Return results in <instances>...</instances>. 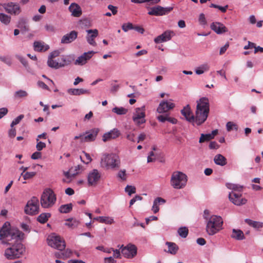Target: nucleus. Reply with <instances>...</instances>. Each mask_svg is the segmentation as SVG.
I'll return each mask as SVG.
<instances>
[{
    "instance_id": "obj_1",
    "label": "nucleus",
    "mask_w": 263,
    "mask_h": 263,
    "mask_svg": "<svg viewBox=\"0 0 263 263\" xmlns=\"http://www.w3.org/2000/svg\"><path fill=\"white\" fill-rule=\"evenodd\" d=\"M24 234L17 229L11 228L9 222H5L0 230V238H5L7 241L14 239V243H10L11 246L6 249L5 256L8 259H15L24 255L26 248L21 242L23 239Z\"/></svg>"
},
{
    "instance_id": "obj_2",
    "label": "nucleus",
    "mask_w": 263,
    "mask_h": 263,
    "mask_svg": "<svg viewBox=\"0 0 263 263\" xmlns=\"http://www.w3.org/2000/svg\"><path fill=\"white\" fill-rule=\"evenodd\" d=\"M209 102L207 98L203 97L197 101L195 116L193 115L189 105L181 110V112L189 122L200 125L206 120L209 113Z\"/></svg>"
},
{
    "instance_id": "obj_3",
    "label": "nucleus",
    "mask_w": 263,
    "mask_h": 263,
    "mask_svg": "<svg viewBox=\"0 0 263 263\" xmlns=\"http://www.w3.org/2000/svg\"><path fill=\"white\" fill-rule=\"evenodd\" d=\"M100 164L101 167L106 170H116L120 167V159L119 157L115 154H102Z\"/></svg>"
},
{
    "instance_id": "obj_4",
    "label": "nucleus",
    "mask_w": 263,
    "mask_h": 263,
    "mask_svg": "<svg viewBox=\"0 0 263 263\" xmlns=\"http://www.w3.org/2000/svg\"><path fill=\"white\" fill-rule=\"evenodd\" d=\"M223 220L220 216L212 215L206 220V232L209 235H214L222 229Z\"/></svg>"
},
{
    "instance_id": "obj_5",
    "label": "nucleus",
    "mask_w": 263,
    "mask_h": 263,
    "mask_svg": "<svg viewBox=\"0 0 263 263\" xmlns=\"http://www.w3.org/2000/svg\"><path fill=\"white\" fill-rule=\"evenodd\" d=\"M187 176L183 173L179 171L174 172L171 176V185L176 189L184 188L187 183Z\"/></svg>"
},
{
    "instance_id": "obj_6",
    "label": "nucleus",
    "mask_w": 263,
    "mask_h": 263,
    "mask_svg": "<svg viewBox=\"0 0 263 263\" xmlns=\"http://www.w3.org/2000/svg\"><path fill=\"white\" fill-rule=\"evenodd\" d=\"M57 198L54 192L50 189L45 190L41 198V204L43 208H48L55 202Z\"/></svg>"
},
{
    "instance_id": "obj_7",
    "label": "nucleus",
    "mask_w": 263,
    "mask_h": 263,
    "mask_svg": "<svg viewBox=\"0 0 263 263\" xmlns=\"http://www.w3.org/2000/svg\"><path fill=\"white\" fill-rule=\"evenodd\" d=\"M48 243L52 248L62 251L65 248L64 240L58 235H50L48 237Z\"/></svg>"
},
{
    "instance_id": "obj_8",
    "label": "nucleus",
    "mask_w": 263,
    "mask_h": 263,
    "mask_svg": "<svg viewBox=\"0 0 263 263\" xmlns=\"http://www.w3.org/2000/svg\"><path fill=\"white\" fill-rule=\"evenodd\" d=\"M71 60L70 58H67L65 56H62L58 59V60H54V59L48 58L47 64L51 68L58 69L61 67H64L65 66L70 64Z\"/></svg>"
},
{
    "instance_id": "obj_9",
    "label": "nucleus",
    "mask_w": 263,
    "mask_h": 263,
    "mask_svg": "<svg viewBox=\"0 0 263 263\" xmlns=\"http://www.w3.org/2000/svg\"><path fill=\"white\" fill-rule=\"evenodd\" d=\"M39 209V200L36 197H33L28 201L25 208V212L27 214L35 215L38 213Z\"/></svg>"
},
{
    "instance_id": "obj_10",
    "label": "nucleus",
    "mask_w": 263,
    "mask_h": 263,
    "mask_svg": "<svg viewBox=\"0 0 263 263\" xmlns=\"http://www.w3.org/2000/svg\"><path fill=\"white\" fill-rule=\"evenodd\" d=\"M101 178V173L97 169H93L87 175L88 186H96L99 183Z\"/></svg>"
},
{
    "instance_id": "obj_11",
    "label": "nucleus",
    "mask_w": 263,
    "mask_h": 263,
    "mask_svg": "<svg viewBox=\"0 0 263 263\" xmlns=\"http://www.w3.org/2000/svg\"><path fill=\"white\" fill-rule=\"evenodd\" d=\"M145 107L143 106L136 108L133 119L136 124L140 125L145 122Z\"/></svg>"
},
{
    "instance_id": "obj_12",
    "label": "nucleus",
    "mask_w": 263,
    "mask_h": 263,
    "mask_svg": "<svg viewBox=\"0 0 263 263\" xmlns=\"http://www.w3.org/2000/svg\"><path fill=\"white\" fill-rule=\"evenodd\" d=\"M229 198L233 204L237 206L245 204L247 202V200L242 197L241 193L235 192L229 193Z\"/></svg>"
},
{
    "instance_id": "obj_13",
    "label": "nucleus",
    "mask_w": 263,
    "mask_h": 263,
    "mask_svg": "<svg viewBox=\"0 0 263 263\" xmlns=\"http://www.w3.org/2000/svg\"><path fill=\"white\" fill-rule=\"evenodd\" d=\"M3 6L7 13L12 15H18L21 12L20 5L17 3L10 2L4 4Z\"/></svg>"
},
{
    "instance_id": "obj_14",
    "label": "nucleus",
    "mask_w": 263,
    "mask_h": 263,
    "mask_svg": "<svg viewBox=\"0 0 263 263\" xmlns=\"http://www.w3.org/2000/svg\"><path fill=\"white\" fill-rule=\"evenodd\" d=\"M172 7L163 8L160 6L152 7L150 9L148 14L151 15L160 16L167 14L172 11Z\"/></svg>"
},
{
    "instance_id": "obj_15",
    "label": "nucleus",
    "mask_w": 263,
    "mask_h": 263,
    "mask_svg": "<svg viewBox=\"0 0 263 263\" xmlns=\"http://www.w3.org/2000/svg\"><path fill=\"white\" fill-rule=\"evenodd\" d=\"M122 254L126 258H131L136 256L137 253V247L134 245H128L121 249Z\"/></svg>"
},
{
    "instance_id": "obj_16",
    "label": "nucleus",
    "mask_w": 263,
    "mask_h": 263,
    "mask_svg": "<svg viewBox=\"0 0 263 263\" xmlns=\"http://www.w3.org/2000/svg\"><path fill=\"white\" fill-rule=\"evenodd\" d=\"M175 106V104L170 101H163L159 104L157 110L160 114L165 113L173 109Z\"/></svg>"
},
{
    "instance_id": "obj_17",
    "label": "nucleus",
    "mask_w": 263,
    "mask_h": 263,
    "mask_svg": "<svg viewBox=\"0 0 263 263\" xmlns=\"http://www.w3.org/2000/svg\"><path fill=\"white\" fill-rule=\"evenodd\" d=\"M174 32L172 31L167 30L163 32L161 35L158 36L154 39V42L156 44L165 42L170 40L174 35Z\"/></svg>"
},
{
    "instance_id": "obj_18",
    "label": "nucleus",
    "mask_w": 263,
    "mask_h": 263,
    "mask_svg": "<svg viewBox=\"0 0 263 263\" xmlns=\"http://www.w3.org/2000/svg\"><path fill=\"white\" fill-rule=\"evenodd\" d=\"M93 53V51L84 53L75 61L74 64L76 65H83L85 64L91 59Z\"/></svg>"
},
{
    "instance_id": "obj_19",
    "label": "nucleus",
    "mask_w": 263,
    "mask_h": 263,
    "mask_svg": "<svg viewBox=\"0 0 263 263\" xmlns=\"http://www.w3.org/2000/svg\"><path fill=\"white\" fill-rule=\"evenodd\" d=\"M99 132V128H93L86 133V135L82 138V142L94 141Z\"/></svg>"
},
{
    "instance_id": "obj_20",
    "label": "nucleus",
    "mask_w": 263,
    "mask_h": 263,
    "mask_svg": "<svg viewBox=\"0 0 263 263\" xmlns=\"http://www.w3.org/2000/svg\"><path fill=\"white\" fill-rule=\"evenodd\" d=\"M211 29L217 34H220L228 32L227 27L221 23L214 22L211 25Z\"/></svg>"
},
{
    "instance_id": "obj_21",
    "label": "nucleus",
    "mask_w": 263,
    "mask_h": 263,
    "mask_svg": "<svg viewBox=\"0 0 263 263\" xmlns=\"http://www.w3.org/2000/svg\"><path fill=\"white\" fill-rule=\"evenodd\" d=\"M120 135V131L117 128H114L110 132L104 134L103 136L102 140L104 142H106L118 138Z\"/></svg>"
},
{
    "instance_id": "obj_22",
    "label": "nucleus",
    "mask_w": 263,
    "mask_h": 263,
    "mask_svg": "<svg viewBox=\"0 0 263 263\" xmlns=\"http://www.w3.org/2000/svg\"><path fill=\"white\" fill-rule=\"evenodd\" d=\"M78 36V32L74 30L71 31L70 33L64 35L62 39L61 43L63 44H69L76 40Z\"/></svg>"
},
{
    "instance_id": "obj_23",
    "label": "nucleus",
    "mask_w": 263,
    "mask_h": 263,
    "mask_svg": "<svg viewBox=\"0 0 263 263\" xmlns=\"http://www.w3.org/2000/svg\"><path fill=\"white\" fill-rule=\"evenodd\" d=\"M87 32L88 33L86 37L87 42L91 45L96 46V43L95 41V39L98 35V31L97 29H90L87 30Z\"/></svg>"
},
{
    "instance_id": "obj_24",
    "label": "nucleus",
    "mask_w": 263,
    "mask_h": 263,
    "mask_svg": "<svg viewBox=\"0 0 263 263\" xmlns=\"http://www.w3.org/2000/svg\"><path fill=\"white\" fill-rule=\"evenodd\" d=\"M69 10L74 17H80L82 14V10L79 5L76 3H72L69 7Z\"/></svg>"
},
{
    "instance_id": "obj_25",
    "label": "nucleus",
    "mask_w": 263,
    "mask_h": 263,
    "mask_svg": "<svg viewBox=\"0 0 263 263\" xmlns=\"http://www.w3.org/2000/svg\"><path fill=\"white\" fill-rule=\"evenodd\" d=\"M33 47L34 50L37 52H45L49 48V46L42 41H35Z\"/></svg>"
},
{
    "instance_id": "obj_26",
    "label": "nucleus",
    "mask_w": 263,
    "mask_h": 263,
    "mask_svg": "<svg viewBox=\"0 0 263 263\" xmlns=\"http://www.w3.org/2000/svg\"><path fill=\"white\" fill-rule=\"evenodd\" d=\"M67 92L68 93L74 96H80L86 94L89 95L90 93V91L88 90L83 88H70L68 89Z\"/></svg>"
},
{
    "instance_id": "obj_27",
    "label": "nucleus",
    "mask_w": 263,
    "mask_h": 263,
    "mask_svg": "<svg viewBox=\"0 0 263 263\" xmlns=\"http://www.w3.org/2000/svg\"><path fill=\"white\" fill-rule=\"evenodd\" d=\"M157 119L161 122H164L166 121L175 124L177 122V120L174 118L170 117L168 115H159L157 117Z\"/></svg>"
},
{
    "instance_id": "obj_28",
    "label": "nucleus",
    "mask_w": 263,
    "mask_h": 263,
    "mask_svg": "<svg viewBox=\"0 0 263 263\" xmlns=\"http://www.w3.org/2000/svg\"><path fill=\"white\" fill-rule=\"evenodd\" d=\"M214 161L217 165L220 166H224L227 163V159L221 154L215 155Z\"/></svg>"
},
{
    "instance_id": "obj_29",
    "label": "nucleus",
    "mask_w": 263,
    "mask_h": 263,
    "mask_svg": "<svg viewBox=\"0 0 263 263\" xmlns=\"http://www.w3.org/2000/svg\"><path fill=\"white\" fill-rule=\"evenodd\" d=\"M165 202V200L164 199L161 197L156 198L154 201L153 205L152 206V210L153 211V212L154 213H156L159 211V208L158 204L164 203Z\"/></svg>"
},
{
    "instance_id": "obj_30",
    "label": "nucleus",
    "mask_w": 263,
    "mask_h": 263,
    "mask_svg": "<svg viewBox=\"0 0 263 263\" xmlns=\"http://www.w3.org/2000/svg\"><path fill=\"white\" fill-rule=\"evenodd\" d=\"M231 237L236 240H243L245 239L243 232L238 229H233Z\"/></svg>"
},
{
    "instance_id": "obj_31",
    "label": "nucleus",
    "mask_w": 263,
    "mask_h": 263,
    "mask_svg": "<svg viewBox=\"0 0 263 263\" xmlns=\"http://www.w3.org/2000/svg\"><path fill=\"white\" fill-rule=\"evenodd\" d=\"M166 245L168 246V253L172 255H175L177 253L179 250V248L175 243L172 242H166Z\"/></svg>"
},
{
    "instance_id": "obj_32",
    "label": "nucleus",
    "mask_w": 263,
    "mask_h": 263,
    "mask_svg": "<svg viewBox=\"0 0 263 263\" xmlns=\"http://www.w3.org/2000/svg\"><path fill=\"white\" fill-rule=\"evenodd\" d=\"M227 187L230 189L233 190L232 192H241L242 191L243 186L236 184H233L231 183H228L226 184Z\"/></svg>"
},
{
    "instance_id": "obj_33",
    "label": "nucleus",
    "mask_w": 263,
    "mask_h": 263,
    "mask_svg": "<svg viewBox=\"0 0 263 263\" xmlns=\"http://www.w3.org/2000/svg\"><path fill=\"white\" fill-rule=\"evenodd\" d=\"M18 27L20 28L22 31L26 32L29 30V26L27 24L25 19H21L19 21Z\"/></svg>"
},
{
    "instance_id": "obj_34",
    "label": "nucleus",
    "mask_w": 263,
    "mask_h": 263,
    "mask_svg": "<svg viewBox=\"0 0 263 263\" xmlns=\"http://www.w3.org/2000/svg\"><path fill=\"white\" fill-rule=\"evenodd\" d=\"M245 221L247 223H248L249 226L255 228V229H259L263 227V223L253 221L249 219H246Z\"/></svg>"
},
{
    "instance_id": "obj_35",
    "label": "nucleus",
    "mask_w": 263,
    "mask_h": 263,
    "mask_svg": "<svg viewBox=\"0 0 263 263\" xmlns=\"http://www.w3.org/2000/svg\"><path fill=\"white\" fill-rule=\"evenodd\" d=\"M72 209L71 203L62 205L59 208V211L62 213H69Z\"/></svg>"
},
{
    "instance_id": "obj_36",
    "label": "nucleus",
    "mask_w": 263,
    "mask_h": 263,
    "mask_svg": "<svg viewBox=\"0 0 263 263\" xmlns=\"http://www.w3.org/2000/svg\"><path fill=\"white\" fill-rule=\"evenodd\" d=\"M0 21L2 23L8 25L11 21V16L3 13H0Z\"/></svg>"
},
{
    "instance_id": "obj_37",
    "label": "nucleus",
    "mask_w": 263,
    "mask_h": 263,
    "mask_svg": "<svg viewBox=\"0 0 263 263\" xmlns=\"http://www.w3.org/2000/svg\"><path fill=\"white\" fill-rule=\"evenodd\" d=\"M51 214L50 213H42L37 217V221L41 223H46L48 218L50 217Z\"/></svg>"
},
{
    "instance_id": "obj_38",
    "label": "nucleus",
    "mask_w": 263,
    "mask_h": 263,
    "mask_svg": "<svg viewBox=\"0 0 263 263\" xmlns=\"http://www.w3.org/2000/svg\"><path fill=\"white\" fill-rule=\"evenodd\" d=\"M209 70V66L207 64H205L197 68L195 70V72L197 74H201Z\"/></svg>"
},
{
    "instance_id": "obj_39",
    "label": "nucleus",
    "mask_w": 263,
    "mask_h": 263,
    "mask_svg": "<svg viewBox=\"0 0 263 263\" xmlns=\"http://www.w3.org/2000/svg\"><path fill=\"white\" fill-rule=\"evenodd\" d=\"M27 96L28 93L23 90H19L15 91L14 93V97L16 99L25 98Z\"/></svg>"
},
{
    "instance_id": "obj_40",
    "label": "nucleus",
    "mask_w": 263,
    "mask_h": 263,
    "mask_svg": "<svg viewBox=\"0 0 263 263\" xmlns=\"http://www.w3.org/2000/svg\"><path fill=\"white\" fill-rule=\"evenodd\" d=\"M112 111L117 115H122L126 114L127 112V109L122 107H115L112 109Z\"/></svg>"
},
{
    "instance_id": "obj_41",
    "label": "nucleus",
    "mask_w": 263,
    "mask_h": 263,
    "mask_svg": "<svg viewBox=\"0 0 263 263\" xmlns=\"http://www.w3.org/2000/svg\"><path fill=\"white\" fill-rule=\"evenodd\" d=\"M36 172H26L25 174L21 173V176L20 177L22 176L24 180H28V179H30L33 178L36 175ZM20 178H19L18 180H20Z\"/></svg>"
},
{
    "instance_id": "obj_42",
    "label": "nucleus",
    "mask_w": 263,
    "mask_h": 263,
    "mask_svg": "<svg viewBox=\"0 0 263 263\" xmlns=\"http://www.w3.org/2000/svg\"><path fill=\"white\" fill-rule=\"evenodd\" d=\"M178 233L181 237L186 238L188 235L189 230L186 227H181L178 229Z\"/></svg>"
},
{
    "instance_id": "obj_43",
    "label": "nucleus",
    "mask_w": 263,
    "mask_h": 263,
    "mask_svg": "<svg viewBox=\"0 0 263 263\" xmlns=\"http://www.w3.org/2000/svg\"><path fill=\"white\" fill-rule=\"evenodd\" d=\"M100 222L106 224H111L114 222V219L109 217L99 216Z\"/></svg>"
},
{
    "instance_id": "obj_44",
    "label": "nucleus",
    "mask_w": 263,
    "mask_h": 263,
    "mask_svg": "<svg viewBox=\"0 0 263 263\" xmlns=\"http://www.w3.org/2000/svg\"><path fill=\"white\" fill-rule=\"evenodd\" d=\"M226 127L228 132H230L233 129H234L236 131L238 130L237 125L233 122H228L227 123Z\"/></svg>"
},
{
    "instance_id": "obj_45",
    "label": "nucleus",
    "mask_w": 263,
    "mask_h": 263,
    "mask_svg": "<svg viewBox=\"0 0 263 263\" xmlns=\"http://www.w3.org/2000/svg\"><path fill=\"white\" fill-rule=\"evenodd\" d=\"M211 139H213V138L210 134H202L201 135V137L199 139V142L203 143L205 141H208Z\"/></svg>"
},
{
    "instance_id": "obj_46",
    "label": "nucleus",
    "mask_w": 263,
    "mask_h": 263,
    "mask_svg": "<svg viewBox=\"0 0 263 263\" xmlns=\"http://www.w3.org/2000/svg\"><path fill=\"white\" fill-rule=\"evenodd\" d=\"M210 7L217 8L222 12L225 13L227 11V10L228 8V5H226L224 7H222L214 4H211L210 5Z\"/></svg>"
},
{
    "instance_id": "obj_47",
    "label": "nucleus",
    "mask_w": 263,
    "mask_h": 263,
    "mask_svg": "<svg viewBox=\"0 0 263 263\" xmlns=\"http://www.w3.org/2000/svg\"><path fill=\"white\" fill-rule=\"evenodd\" d=\"M125 191L130 196L132 194L136 193V187L132 185H127L125 189Z\"/></svg>"
},
{
    "instance_id": "obj_48",
    "label": "nucleus",
    "mask_w": 263,
    "mask_h": 263,
    "mask_svg": "<svg viewBox=\"0 0 263 263\" xmlns=\"http://www.w3.org/2000/svg\"><path fill=\"white\" fill-rule=\"evenodd\" d=\"M122 29L124 31L127 32L129 30L133 29L134 26L130 23H125L122 25Z\"/></svg>"
},
{
    "instance_id": "obj_49",
    "label": "nucleus",
    "mask_w": 263,
    "mask_h": 263,
    "mask_svg": "<svg viewBox=\"0 0 263 263\" xmlns=\"http://www.w3.org/2000/svg\"><path fill=\"white\" fill-rule=\"evenodd\" d=\"M45 30L49 32H55L56 28L55 26L52 24H47L45 25Z\"/></svg>"
},
{
    "instance_id": "obj_50",
    "label": "nucleus",
    "mask_w": 263,
    "mask_h": 263,
    "mask_svg": "<svg viewBox=\"0 0 263 263\" xmlns=\"http://www.w3.org/2000/svg\"><path fill=\"white\" fill-rule=\"evenodd\" d=\"M24 116L23 115H21L18 116L17 118H16L11 124V127H13V126L18 124L24 118Z\"/></svg>"
},
{
    "instance_id": "obj_51",
    "label": "nucleus",
    "mask_w": 263,
    "mask_h": 263,
    "mask_svg": "<svg viewBox=\"0 0 263 263\" xmlns=\"http://www.w3.org/2000/svg\"><path fill=\"white\" fill-rule=\"evenodd\" d=\"M36 148L38 151H42L44 148H45L46 144L45 143L39 141L36 142Z\"/></svg>"
},
{
    "instance_id": "obj_52",
    "label": "nucleus",
    "mask_w": 263,
    "mask_h": 263,
    "mask_svg": "<svg viewBox=\"0 0 263 263\" xmlns=\"http://www.w3.org/2000/svg\"><path fill=\"white\" fill-rule=\"evenodd\" d=\"M118 177L122 180H126V174L125 170H120L118 174Z\"/></svg>"
},
{
    "instance_id": "obj_53",
    "label": "nucleus",
    "mask_w": 263,
    "mask_h": 263,
    "mask_svg": "<svg viewBox=\"0 0 263 263\" xmlns=\"http://www.w3.org/2000/svg\"><path fill=\"white\" fill-rule=\"evenodd\" d=\"M84 155H85V156L86 157V160H83L82 159V156H80V158L81 159V160L84 163H85L86 164H88L89 163H90L92 159H91L90 155L84 152Z\"/></svg>"
},
{
    "instance_id": "obj_54",
    "label": "nucleus",
    "mask_w": 263,
    "mask_h": 263,
    "mask_svg": "<svg viewBox=\"0 0 263 263\" xmlns=\"http://www.w3.org/2000/svg\"><path fill=\"white\" fill-rule=\"evenodd\" d=\"M0 60L8 65H10L11 64V60L9 57H0Z\"/></svg>"
},
{
    "instance_id": "obj_55",
    "label": "nucleus",
    "mask_w": 263,
    "mask_h": 263,
    "mask_svg": "<svg viewBox=\"0 0 263 263\" xmlns=\"http://www.w3.org/2000/svg\"><path fill=\"white\" fill-rule=\"evenodd\" d=\"M73 168H71L69 170V172H65L64 173V175L68 179V178H71V177H74L75 175H76L77 174H78V173L77 172H74L73 173H71V172H72V170H73Z\"/></svg>"
},
{
    "instance_id": "obj_56",
    "label": "nucleus",
    "mask_w": 263,
    "mask_h": 263,
    "mask_svg": "<svg viewBox=\"0 0 263 263\" xmlns=\"http://www.w3.org/2000/svg\"><path fill=\"white\" fill-rule=\"evenodd\" d=\"M199 21L201 25H205L206 24V21L204 14L201 13L199 15Z\"/></svg>"
},
{
    "instance_id": "obj_57",
    "label": "nucleus",
    "mask_w": 263,
    "mask_h": 263,
    "mask_svg": "<svg viewBox=\"0 0 263 263\" xmlns=\"http://www.w3.org/2000/svg\"><path fill=\"white\" fill-rule=\"evenodd\" d=\"M42 157L41 153L39 152H35L33 153L31 156V159L35 160L41 158Z\"/></svg>"
},
{
    "instance_id": "obj_58",
    "label": "nucleus",
    "mask_w": 263,
    "mask_h": 263,
    "mask_svg": "<svg viewBox=\"0 0 263 263\" xmlns=\"http://www.w3.org/2000/svg\"><path fill=\"white\" fill-rule=\"evenodd\" d=\"M229 43H226L224 45V46L222 47L220 49V51H219L220 55H222V54H224L225 53V52L226 51V50H227V49L229 48Z\"/></svg>"
},
{
    "instance_id": "obj_59",
    "label": "nucleus",
    "mask_w": 263,
    "mask_h": 263,
    "mask_svg": "<svg viewBox=\"0 0 263 263\" xmlns=\"http://www.w3.org/2000/svg\"><path fill=\"white\" fill-rule=\"evenodd\" d=\"M107 8L112 12L113 15H115L117 13L118 11L117 7L111 5H109Z\"/></svg>"
},
{
    "instance_id": "obj_60",
    "label": "nucleus",
    "mask_w": 263,
    "mask_h": 263,
    "mask_svg": "<svg viewBox=\"0 0 263 263\" xmlns=\"http://www.w3.org/2000/svg\"><path fill=\"white\" fill-rule=\"evenodd\" d=\"M254 47H255V44L250 41H248V45L245 46L243 49L245 50H247L249 49L254 48Z\"/></svg>"
},
{
    "instance_id": "obj_61",
    "label": "nucleus",
    "mask_w": 263,
    "mask_h": 263,
    "mask_svg": "<svg viewBox=\"0 0 263 263\" xmlns=\"http://www.w3.org/2000/svg\"><path fill=\"white\" fill-rule=\"evenodd\" d=\"M18 59L20 60V61L21 62V63L26 67L28 66V63L27 60L23 57L18 56L17 57Z\"/></svg>"
},
{
    "instance_id": "obj_62",
    "label": "nucleus",
    "mask_w": 263,
    "mask_h": 263,
    "mask_svg": "<svg viewBox=\"0 0 263 263\" xmlns=\"http://www.w3.org/2000/svg\"><path fill=\"white\" fill-rule=\"evenodd\" d=\"M8 112V109L6 108L3 107L0 108V119L3 118Z\"/></svg>"
},
{
    "instance_id": "obj_63",
    "label": "nucleus",
    "mask_w": 263,
    "mask_h": 263,
    "mask_svg": "<svg viewBox=\"0 0 263 263\" xmlns=\"http://www.w3.org/2000/svg\"><path fill=\"white\" fill-rule=\"evenodd\" d=\"M135 135L134 133H129L126 136V138L132 142H135Z\"/></svg>"
},
{
    "instance_id": "obj_64",
    "label": "nucleus",
    "mask_w": 263,
    "mask_h": 263,
    "mask_svg": "<svg viewBox=\"0 0 263 263\" xmlns=\"http://www.w3.org/2000/svg\"><path fill=\"white\" fill-rule=\"evenodd\" d=\"M9 136L11 138H14L16 135V130L15 128L11 127L9 131Z\"/></svg>"
}]
</instances>
